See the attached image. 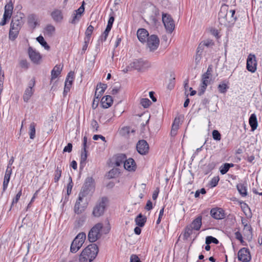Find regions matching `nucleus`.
I'll return each instance as SVG.
<instances>
[{
	"label": "nucleus",
	"instance_id": "16",
	"mask_svg": "<svg viewBox=\"0 0 262 262\" xmlns=\"http://www.w3.org/2000/svg\"><path fill=\"white\" fill-rule=\"evenodd\" d=\"M211 216L216 220H221L225 217L224 211L221 208H214L211 210Z\"/></svg>",
	"mask_w": 262,
	"mask_h": 262
},
{
	"label": "nucleus",
	"instance_id": "22",
	"mask_svg": "<svg viewBox=\"0 0 262 262\" xmlns=\"http://www.w3.org/2000/svg\"><path fill=\"white\" fill-rule=\"evenodd\" d=\"M23 18L24 14L20 13L12 17L11 23L13 24V26L14 24L15 26L18 25L22 27L24 24Z\"/></svg>",
	"mask_w": 262,
	"mask_h": 262
},
{
	"label": "nucleus",
	"instance_id": "36",
	"mask_svg": "<svg viewBox=\"0 0 262 262\" xmlns=\"http://www.w3.org/2000/svg\"><path fill=\"white\" fill-rule=\"evenodd\" d=\"M35 126L36 124L32 122L30 124L29 127V136L31 139H34L35 137Z\"/></svg>",
	"mask_w": 262,
	"mask_h": 262
},
{
	"label": "nucleus",
	"instance_id": "54",
	"mask_svg": "<svg viewBox=\"0 0 262 262\" xmlns=\"http://www.w3.org/2000/svg\"><path fill=\"white\" fill-rule=\"evenodd\" d=\"M84 2H83L82 5L77 10H75L74 12L82 16V14L84 11Z\"/></svg>",
	"mask_w": 262,
	"mask_h": 262
},
{
	"label": "nucleus",
	"instance_id": "32",
	"mask_svg": "<svg viewBox=\"0 0 262 262\" xmlns=\"http://www.w3.org/2000/svg\"><path fill=\"white\" fill-rule=\"evenodd\" d=\"M234 166V164L232 163H225L220 168V172L222 174L226 173L229 170L230 167Z\"/></svg>",
	"mask_w": 262,
	"mask_h": 262
},
{
	"label": "nucleus",
	"instance_id": "28",
	"mask_svg": "<svg viewBox=\"0 0 262 262\" xmlns=\"http://www.w3.org/2000/svg\"><path fill=\"white\" fill-rule=\"evenodd\" d=\"M194 230H199L202 225V216H199L194 219L191 225H190Z\"/></svg>",
	"mask_w": 262,
	"mask_h": 262
},
{
	"label": "nucleus",
	"instance_id": "56",
	"mask_svg": "<svg viewBox=\"0 0 262 262\" xmlns=\"http://www.w3.org/2000/svg\"><path fill=\"white\" fill-rule=\"evenodd\" d=\"M70 182L67 186V194L69 195L71 193L72 189L73 187V183L72 178H69Z\"/></svg>",
	"mask_w": 262,
	"mask_h": 262
},
{
	"label": "nucleus",
	"instance_id": "48",
	"mask_svg": "<svg viewBox=\"0 0 262 262\" xmlns=\"http://www.w3.org/2000/svg\"><path fill=\"white\" fill-rule=\"evenodd\" d=\"M219 180L220 178L219 176L213 177L210 181L209 185L211 187H214L216 186L217 185Z\"/></svg>",
	"mask_w": 262,
	"mask_h": 262
},
{
	"label": "nucleus",
	"instance_id": "51",
	"mask_svg": "<svg viewBox=\"0 0 262 262\" xmlns=\"http://www.w3.org/2000/svg\"><path fill=\"white\" fill-rule=\"evenodd\" d=\"M212 137L214 140L220 141L221 139V135L217 130H213L212 132Z\"/></svg>",
	"mask_w": 262,
	"mask_h": 262
},
{
	"label": "nucleus",
	"instance_id": "31",
	"mask_svg": "<svg viewBox=\"0 0 262 262\" xmlns=\"http://www.w3.org/2000/svg\"><path fill=\"white\" fill-rule=\"evenodd\" d=\"M236 188L238 191L242 196H246L247 195L246 184L239 183L237 184Z\"/></svg>",
	"mask_w": 262,
	"mask_h": 262
},
{
	"label": "nucleus",
	"instance_id": "30",
	"mask_svg": "<svg viewBox=\"0 0 262 262\" xmlns=\"http://www.w3.org/2000/svg\"><path fill=\"white\" fill-rule=\"evenodd\" d=\"M62 171V170L61 168V162H60V164H58L56 167V169L54 174V180L55 183H57L59 181L61 176Z\"/></svg>",
	"mask_w": 262,
	"mask_h": 262
},
{
	"label": "nucleus",
	"instance_id": "6",
	"mask_svg": "<svg viewBox=\"0 0 262 262\" xmlns=\"http://www.w3.org/2000/svg\"><path fill=\"white\" fill-rule=\"evenodd\" d=\"M150 67V63L147 60H144L141 59H136L130 63V67L133 69L138 71H141L147 69Z\"/></svg>",
	"mask_w": 262,
	"mask_h": 262
},
{
	"label": "nucleus",
	"instance_id": "26",
	"mask_svg": "<svg viewBox=\"0 0 262 262\" xmlns=\"http://www.w3.org/2000/svg\"><path fill=\"white\" fill-rule=\"evenodd\" d=\"M126 156L123 154H119L115 157V164L116 166H120L122 164H124Z\"/></svg>",
	"mask_w": 262,
	"mask_h": 262
},
{
	"label": "nucleus",
	"instance_id": "25",
	"mask_svg": "<svg viewBox=\"0 0 262 262\" xmlns=\"http://www.w3.org/2000/svg\"><path fill=\"white\" fill-rule=\"evenodd\" d=\"M62 67L60 65H56L51 71V80L52 81L56 79L61 73Z\"/></svg>",
	"mask_w": 262,
	"mask_h": 262
},
{
	"label": "nucleus",
	"instance_id": "12",
	"mask_svg": "<svg viewBox=\"0 0 262 262\" xmlns=\"http://www.w3.org/2000/svg\"><path fill=\"white\" fill-rule=\"evenodd\" d=\"M249 250L246 248L241 249L238 252V259L243 262H249L251 260Z\"/></svg>",
	"mask_w": 262,
	"mask_h": 262
},
{
	"label": "nucleus",
	"instance_id": "52",
	"mask_svg": "<svg viewBox=\"0 0 262 262\" xmlns=\"http://www.w3.org/2000/svg\"><path fill=\"white\" fill-rule=\"evenodd\" d=\"M93 179L92 177H88L85 180V186L89 189L90 187L92 186L93 183Z\"/></svg>",
	"mask_w": 262,
	"mask_h": 262
},
{
	"label": "nucleus",
	"instance_id": "35",
	"mask_svg": "<svg viewBox=\"0 0 262 262\" xmlns=\"http://www.w3.org/2000/svg\"><path fill=\"white\" fill-rule=\"evenodd\" d=\"M37 41L47 50H49L50 46L45 41L44 38L42 36H39L36 38Z\"/></svg>",
	"mask_w": 262,
	"mask_h": 262
},
{
	"label": "nucleus",
	"instance_id": "42",
	"mask_svg": "<svg viewBox=\"0 0 262 262\" xmlns=\"http://www.w3.org/2000/svg\"><path fill=\"white\" fill-rule=\"evenodd\" d=\"M211 243H214L215 244H217L219 243V241L216 238L213 236H207L206 238V244L207 245H209Z\"/></svg>",
	"mask_w": 262,
	"mask_h": 262
},
{
	"label": "nucleus",
	"instance_id": "24",
	"mask_svg": "<svg viewBox=\"0 0 262 262\" xmlns=\"http://www.w3.org/2000/svg\"><path fill=\"white\" fill-rule=\"evenodd\" d=\"M51 16L53 20L56 22H60L63 19V15L60 10H54L51 13Z\"/></svg>",
	"mask_w": 262,
	"mask_h": 262
},
{
	"label": "nucleus",
	"instance_id": "15",
	"mask_svg": "<svg viewBox=\"0 0 262 262\" xmlns=\"http://www.w3.org/2000/svg\"><path fill=\"white\" fill-rule=\"evenodd\" d=\"M85 196L84 192H80L79 194L78 198L74 206V211L76 213L79 214L84 211L83 207H80V204L82 202L83 198Z\"/></svg>",
	"mask_w": 262,
	"mask_h": 262
},
{
	"label": "nucleus",
	"instance_id": "41",
	"mask_svg": "<svg viewBox=\"0 0 262 262\" xmlns=\"http://www.w3.org/2000/svg\"><path fill=\"white\" fill-rule=\"evenodd\" d=\"M72 81L71 80L70 81H65L64 83V88L63 91V95L65 96L70 90V88L72 84Z\"/></svg>",
	"mask_w": 262,
	"mask_h": 262
},
{
	"label": "nucleus",
	"instance_id": "47",
	"mask_svg": "<svg viewBox=\"0 0 262 262\" xmlns=\"http://www.w3.org/2000/svg\"><path fill=\"white\" fill-rule=\"evenodd\" d=\"M140 104L144 107L147 108L150 105L151 102L148 98H142L140 100Z\"/></svg>",
	"mask_w": 262,
	"mask_h": 262
},
{
	"label": "nucleus",
	"instance_id": "57",
	"mask_svg": "<svg viewBox=\"0 0 262 262\" xmlns=\"http://www.w3.org/2000/svg\"><path fill=\"white\" fill-rule=\"evenodd\" d=\"M85 216H81L78 219L76 220V223L78 226H82L84 222L85 221Z\"/></svg>",
	"mask_w": 262,
	"mask_h": 262
},
{
	"label": "nucleus",
	"instance_id": "45",
	"mask_svg": "<svg viewBox=\"0 0 262 262\" xmlns=\"http://www.w3.org/2000/svg\"><path fill=\"white\" fill-rule=\"evenodd\" d=\"M111 30V29H110L106 28L105 30H104V31L103 32V33L102 34L100 37V40L102 42L105 41L106 40L108 33L110 32Z\"/></svg>",
	"mask_w": 262,
	"mask_h": 262
},
{
	"label": "nucleus",
	"instance_id": "39",
	"mask_svg": "<svg viewBox=\"0 0 262 262\" xmlns=\"http://www.w3.org/2000/svg\"><path fill=\"white\" fill-rule=\"evenodd\" d=\"M193 230H194L193 228L190 225L187 226L185 228L184 236L186 239H187L192 234Z\"/></svg>",
	"mask_w": 262,
	"mask_h": 262
},
{
	"label": "nucleus",
	"instance_id": "19",
	"mask_svg": "<svg viewBox=\"0 0 262 262\" xmlns=\"http://www.w3.org/2000/svg\"><path fill=\"white\" fill-rule=\"evenodd\" d=\"M106 88L107 85L106 84L100 82L97 84L95 94V96L97 99V102L99 101L101 96L104 92Z\"/></svg>",
	"mask_w": 262,
	"mask_h": 262
},
{
	"label": "nucleus",
	"instance_id": "63",
	"mask_svg": "<svg viewBox=\"0 0 262 262\" xmlns=\"http://www.w3.org/2000/svg\"><path fill=\"white\" fill-rule=\"evenodd\" d=\"M204 47H205V46H204L203 42L201 41L200 43V44H199V45L198 46V48L197 49V53L198 54H199V53H201L203 52V50L204 49Z\"/></svg>",
	"mask_w": 262,
	"mask_h": 262
},
{
	"label": "nucleus",
	"instance_id": "9",
	"mask_svg": "<svg viewBox=\"0 0 262 262\" xmlns=\"http://www.w3.org/2000/svg\"><path fill=\"white\" fill-rule=\"evenodd\" d=\"M257 62L255 55L250 54L247 59V69L254 73L256 70Z\"/></svg>",
	"mask_w": 262,
	"mask_h": 262
},
{
	"label": "nucleus",
	"instance_id": "27",
	"mask_svg": "<svg viewBox=\"0 0 262 262\" xmlns=\"http://www.w3.org/2000/svg\"><path fill=\"white\" fill-rule=\"evenodd\" d=\"M249 124L251 127L252 130H254L256 129L258 123L257 120L256 116L255 114H252L249 119Z\"/></svg>",
	"mask_w": 262,
	"mask_h": 262
},
{
	"label": "nucleus",
	"instance_id": "49",
	"mask_svg": "<svg viewBox=\"0 0 262 262\" xmlns=\"http://www.w3.org/2000/svg\"><path fill=\"white\" fill-rule=\"evenodd\" d=\"M162 21L163 24H165L166 21L169 22L170 21H173L170 15L167 14L162 13Z\"/></svg>",
	"mask_w": 262,
	"mask_h": 262
},
{
	"label": "nucleus",
	"instance_id": "7",
	"mask_svg": "<svg viewBox=\"0 0 262 262\" xmlns=\"http://www.w3.org/2000/svg\"><path fill=\"white\" fill-rule=\"evenodd\" d=\"M13 6L11 2L7 4L5 6V11L2 21L0 22V26H3L5 25L7 21L11 18Z\"/></svg>",
	"mask_w": 262,
	"mask_h": 262
},
{
	"label": "nucleus",
	"instance_id": "50",
	"mask_svg": "<svg viewBox=\"0 0 262 262\" xmlns=\"http://www.w3.org/2000/svg\"><path fill=\"white\" fill-rule=\"evenodd\" d=\"M162 21L163 24H165L166 21L169 22L170 21H173L170 15L167 14L162 13Z\"/></svg>",
	"mask_w": 262,
	"mask_h": 262
},
{
	"label": "nucleus",
	"instance_id": "14",
	"mask_svg": "<svg viewBox=\"0 0 262 262\" xmlns=\"http://www.w3.org/2000/svg\"><path fill=\"white\" fill-rule=\"evenodd\" d=\"M21 28V26L18 25L15 26L14 24L13 26V24L11 23L9 34V37L10 40L13 41L17 38Z\"/></svg>",
	"mask_w": 262,
	"mask_h": 262
},
{
	"label": "nucleus",
	"instance_id": "60",
	"mask_svg": "<svg viewBox=\"0 0 262 262\" xmlns=\"http://www.w3.org/2000/svg\"><path fill=\"white\" fill-rule=\"evenodd\" d=\"M74 78V73L73 72L71 71L68 73L66 81H70V80H71V81L73 82Z\"/></svg>",
	"mask_w": 262,
	"mask_h": 262
},
{
	"label": "nucleus",
	"instance_id": "38",
	"mask_svg": "<svg viewBox=\"0 0 262 262\" xmlns=\"http://www.w3.org/2000/svg\"><path fill=\"white\" fill-rule=\"evenodd\" d=\"M166 31L169 33H171L174 29V24L173 21H170L169 22L166 21L164 24Z\"/></svg>",
	"mask_w": 262,
	"mask_h": 262
},
{
	"label": "nucleus",
	"instance_id": "10",
	"mask_svg": "<svg viewBox=\"0 0 262 262\" xmlns=\"http://www.w3.org/2000/svg\"><path fill=\"white\" fill-rule=\"evenodd\" d=\"M28 54L31 60L35 64H38L41 60V56L40 53L34 50L32 48L28 49Z\"/></svg>",
	"mask_w": 262,
	"mask_h": 262
},
{
	"label": "nucleus",
	"instance_id": "55",
	"mask_svg": "<svg viewBox=\"0 0 262 262\" xmlns=\"http://www.w3.org/2000/svg\"><path fill=\"white\" fill-rule=\"evenodd\" d=\"M114 16H111L109 18V19L107 22V25L106 28L111 29L113 26V23L114 21Z\"/></svg>",
	"mask_w": 262,
	"mask_h": 262
},
{
	"label": "nucleus",
	"instance_id": "3",
	"mask_svg": "<svg viewBox=\"0 0 262 262\" xmlns=\"http://www.w3.org/2000/svg\"><path fill=\"white\" fill-rule=\"evenodd\" d=\"M98 252V247L95 244L89 245L83 250L79 256L80 262H91L97 256Z\"/></svg>",
	"mask_w": 262,
	"mask_h": 262
},
{
	"label": "nucleus",
	"instance_id": "61",
	"mask_svg": "<svg viewBox=\"0 0 262 262\" xmlns=\"http://www.w3.org/2000/svg\"><path fill=\"white\" fill-rule=\"evenodd\" d=\"M212 71V65H210V66H209L206 72L204 74H203V75L210 77V76L211 75Z\"/></svg>",
	"mask_w": 262,
	"mask_h": 262
},
{
	"label": "nucleus",
	"instance_id": "37",
	"mask_svg": "<svg viewBox=\"0 0 262 262\" xmlns=\"http://www.w3.org/2000/svg\"><path fill=\"white\" fill-rule=\"evenodd\" d=\"M29 24L33 27H35L37 25V18L36 16L34 14H31L28 16V20Z\"/></svg>",
	"mask_w": 262,
	"mask_h": 262
},
{
	"label": "nucleus",
	"instance_id": "58",
	"mask_svg": "<svg viewBox=\"0 0 262 262\" xmlns=\"http://www.w3.org/2000/svg\"><path fill=\"white\" fill-rule=\"evenodd\" d=\"M205 47H209L213 45L214 43L211 39H206L202 41Z\"/></svg>",
	"mask_w": 262,
	"mask_h": 262
},
{
	"label": "nucleus",
	"instance_id": "59",
	"mask_svg": "<svg viewBox=\"0 0 262 262\" xmlns=\"http://www.w3.org/2000/svg\"><path fill=\"white\" fill-rule=\"evenodd\" d=\"M130 262H141V261L137 255L133 254L130 256Z\"/></svg>",
	"mask_w": 262,
	"mask_h": 262
},
{
	"label": "nucleus",
	"instance_id": "34",
	"mask_svg": "<svg viewBox=\"0 0 262 262\" xmlns=\"http://www.w3.org/2000/svg\"><path fill=\"white\" fill-rule=\"evenodd\" d=\"M81 16L73 12L69 22L72 24H76L79 21Z\"/></svg>",
	"mask_w": 262,
	"mask_h": 262
},
{
	"label": "nucleus",
	"instance_id": "18",
	"mask_svg": "<svg viewBox=\"0 0 262 262\" xmlns=\"http://www.w3.org/2000/svg\"><path fill=\"white\" fill-rule=\"evenodd\" d=\"M124 168L128 171H135L137 168L136 163L135 160L131 158L126 159L124 164Z\"/></svg>",
	"mask_w": 262,
	"mask_h": 262
},
{
	"label": "nucleus",
	"instance_id": "62",
	"mask_svg": "<svg viewBox=\"0 0 262 262\" xmlns=\"http://www.w3.org/2000/svg\"><path fill=\"white\" fill-rule=\"evenodd\" d=\"M72 150V144L70 143H69L66 146L64 147L63 149V152H70Z\"/></svg>",
	"mask_w": 262,
	"mask_h": 262
},
{
	"label": "nucleus",
	"instance_id": "43",
	"mask_svg": "<svg viewBox=\"0 0 262 262\" xmlns=\"http://www.w3.org/2000/svg\"><path fill=\"white\" fill-rule=\"evenodd\" d=\"M94 27L91 25H90L86 29V31L85 32V37L84 38L90 39L91 36L93 31Z\"/></svg>",
	"mask_w": 262,
	"mask_h": 262
},
{
	"label": "nucleus",
	"instance_id": "17",
	"mask_svg": "<svg viewBox=\"0 0 262 262\" xmlns=\"http://www.w3.org/2000/svg\"><path fill=\"white\" fill-rule=\"evenodd\" d=\"M210 83V77L207 76H205L204 75H202V80H201V84L200 86V89L199 91L198 94L200 96H201L203 95L208 85Z\"/></svg>",
	"mask_w": 262,
	"mask_h": 262
},
{
	"label": "nucleus",
	"instance_id": "53",
	"mask_svg": "<svg viewBox=\"0 0 262 262\" xmlns=\"http://www.w3.org/2000/svg\"><path fill=\"white\" fill-rule=\"evenodd\" d=\"M91 127L93 129V132H97L99 127V125L95 120H93L91 123Z\"/></svg>",
	"mask_w": 262,
	"mask_h": 262
},
{
	"label": "nucleus",
	"instance_id": "46",
	"mask_svg": "<svg viewBox=\"0 0 262 262\" xmlns=\"http://www.w3.org/2000/svg\"><path fill=\"white\" fill-rule=\"evenodd\" d=\"M11 173H12V169H9V166H7V168L6 169L5 174L4 176V181L9 182Z\"/></svg>",
	"mask_w": 262,
	"mask_h": 262
},
{
	"label": "nucleus",
	"instance_id": "23",
	"mask_svg": "<svg viewBox=\"0 0 262 262\" xmlns=\"http://www.w3.org/2000/svg\"><path fill=\"white\" fill-rule=\"evenodd\" d=\"M113 100L112 97L110 95L103 97L101 99V103L102 107L107 108L110 107L113 104Z\"/></svg>",
	"mask_w": 262,
	"mask_h": 262
},
{
	"label": "nucleus",
	"instance_id": "33",
	"mask_svg": "<svg viewBox=\"0 0 262 262\" xmlns=\"http://www.w3.org/2000/svg\"><path fill=\"white\" fill-rule=\"evenodd\" d=\"M55 31V27L51 25H48L45 29V33L49 36H51Z\"/></svg>",
	"mask_w": 262,
	"mask_h": 262
},
{
	"label": "nucleus",
	"instance_id": "21",
	"mask_svg": "<svg viewBox=\"0 0 262 262\" xmlns=\"http://www.w3.org/2000/svg\"><path fill=\"white\" fill-rule=\"evenodd\" d=\"M135 130L132 129L130 127L124 126L120 128L119 131V134L121 136L127 138L129 137L130 134H134Z\"/></svg>",
	"mask_w": 262,
	"mask_h": 262
},
{
	"label": "nucleus",
	"instance_id": "20",
	"mask_svg": "<svg viewBox=\"0 0 262 262\" xmlns=\"http://www.w3.org/2000/svg\"><path fill=\"white\" fill-rule=\"evenodd\" d=\"M137 35L138 39L141 42L145 43L149 37L148 31L145 29H139L137 31Z\"/></svg>",
	"mask_w": 262,
	"mask_h": 262
},
{
	"label": "nucleus",
	"instance_id": "29",
	"mask_svg": "<svg viewBox=\"0 0 262 262\" xmlns=\"http://www.w3.org/2000/svg\"><path fill=\"white\" fill-rule=\"evenodd\" d=\"M147 220L145 216L143 215L141 213L139 214L135 219V222L137 225L139 227H143Z\"/></svg>",
	"mask_w": 262,
	"mask_h": 262
},
{
	"label": "nucleus",
	"instance_id": "13",
	"mask_svg": "<svg viewBox=\"0 0 262 262\" xmlns=\"http://www.w3.org/2000/svg\"><path fill=\"white\" fill-rule=\"evenodd\" d=\"M138 152L141 155H145L148 152L149 145L144 140H139L136 146Z\"/></svg>",
	"mask_w": 262,
	"mask_h": 262
},
{
	"label": "nucleus",
	"instance_id": "11",
	"mask_svg": "<svg viewBox=\"0 0 262 262\" xmlns=\"http://www.w3.org/2000/svg\"><path fill=\"white\" fill-rule=\"evenodd\" d=\"M35 79H32L28 83V88L26 89L24 96L23 99L25 102H28V101L30 99L31 97L33 94L34 90H33V88L35 85Z\"/></svg>",
	"mask_w": 262,
	"mask_h": 262
},
{
	"label": "nucleus",
	"instance_id": "44",
	"mask_svg": "<svg viewBox=\"0 0 262 262\" xmlns=\"http://www.w3.org/2000/svg\"><path fill=\"white\" fill-rule=\"evenodd\" d=\"M87 152H81V158H80V166H84L86 159H87Z\"/></svg>",
	"mask_w": 262,
	"mask_h": 262
},
{
	"label": "nucleus",
	"instance_id": "40",
	"mask_svg": "<svg viewBox=\"0 0 262 262\" xmlns=\"http://www.w3.org/2000/svg\"><path fill=\"white\" fill-rule=\"evenodd\" d=\"M217 88H218L219 91L221 93H225L227 92V89H228V86L227 83H226L225 82H223L222 83H220L218 85Z\"/></svg>",
	"mask_w": 262,
	"mask_h": 262
},
{
	"label": "nucleus",
	"instance_id": "4",
	"mask_svg": "<svg viewBox=\"0 0 262 262\" xmlns=\"http://www.w3.org/2000/svg\"><path fill=\"white\" fill-rule=\"evenodd\" d=\"M108 200L106 197H102L99 200L94 207L93 215L95 217H99L102 215L108 204Z\"/></svg>",
	"mask_w": 262,
	"mask_h": 262
},
{
	"label": "nucleus",
	"instance_id": "8",
	"mask_svg": "<svg viewBox=\"0 0 262 262\" xmlns=\"http://www.w3.org/2000/svg\"><path fill=\"white\" fill-rule=\"evenodd\" d=\"M146 43L149 50L150 51H154L159 47V39L157 35H151L148 37Z\"/></svg>",
	"mask_w": 262,
	"mask_h": 262
},
{
	"label": "nucleus",
	"instance_id": "5",
	"mask_svg": "<svg viewBox=\"0 0 262 262\" xmlns=\"http://www.w3.org/2000/svg\"><path fill=\"white\" fill-rule=\"evenodd\" d=\"M86 238L84 233H79L72 242L70 250L72 253H76L82 247Z\"/></svg>",
	"mask_w": 262,
	"mask_h": 262
},
{
	"label": "nucleus",
	"instance_id": "2",
	"mask_svg": "<svg viewBox=\"0 0 262 262\" xmlns=\"http://www.w3.org/2000/svg\"><path fill=\"white\" fill-rule=\"evenodd\" d=\"M110 230V227L109 226L103 227L102 223H97L90 230L88 234V239L90 242L94 243L101 237L102 233L107 234Z\"/></svg>",
	"mask_w": 262,
	"mask_h": 262
},
{
	"label": "nucleus",
	"instance_id": "64",
	"mask_svg": "<svg viewBox=\"0 0 262 262\" xmlns=\"http://www.w3.org/2000/svg\"><path fill=\"white\" fill-rule=\"evenodd\" d=\"M20 66L23 68H28V63L26 60H22L20 61Z\"/></svg>",
	"mask_w": 262,
	"mask_h": 262
},
{
	"label": "nucleus",
	"instance_id": "1",
	"mask_svg": "<svg viewBox=\"0 0 262 262\" xmlns=\"http://www.w3.org/2000/svg\"><path fill=\"white\" fill-rule=\"evenodd\" d=\"M235 10L229 9L227 5H222L219 13V20L221 25L226 27L232 26L236 21Z\"/></svg>",
	"mask_w": 262,
	"mask_h": 262
}]
</instances>
